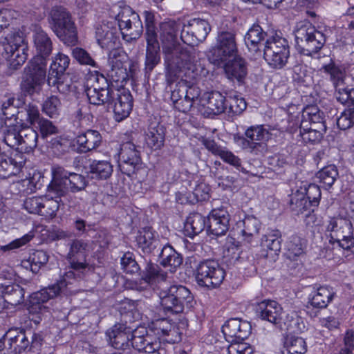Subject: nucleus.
Here are the masks:
<instances>
[{
    "label": "nucleus",
    "mask_w": 354,
    "mask_h": 354,
    "mask_svg": "<svg viewBox=\"0 0 354 354\" xmlns=\"http://www.w3.org/2000/svg\"><path fill=\"white\" fill-rule=\"evenodd\" d=\"M38 133L30 127L21 129L19 148L26 153L32 151L37 146Z\"/></svg>",
    "instance_id": "79ce46f5"
},
{
    "label": "nucleus",
    "mask_w": 354,
    "mask_h": 354,
    "mask_svg": "<svg viewBox=\"0 0 354 354\" xmlns=\"http://www.w3.org/2000/svg\"><path fill=\"white\" fill-rule=\"evenodd\" d=\"M8 333L10 335L8 344L9 350H12L15 353L19 354L28 347L30 341L24 330H10Z\"/></svg>",
    "instance_id": "a18cd8bd"
},
{
    "label": "nucleus",
    "mask_w": 354,
    "mask_h": 354,
    "mask_svg": "<svg viewBox=\"0 0 354 354\" xmlns=\"http://www.w3.org/2000/svg\"><path fill=\"white\" fill-rule=\"evenodd\" d=\"M284 346L288 354H305L307 351V345L305 340L300 337L287 335L285 337Z\"/></svg>",
    "instance_id": "8fccbe9b"
},
{
    "label": "nucleus",
    "mask_w": 354,
    "mask_h": 354,
    "mask_svg": "<svg viewBox=\"0 0 354 354\" xmlns=\"http://www.w3.org/2000/svg\"><path fill=\"white\" fill-rule=\"evenodd\" d=\"M178 297L176 292L171 291V287L168 289V292L164 291L160 293V304L163 310H172L174 308L178 306Z\"/></svg>",
    "instance_id": "338daca9"
},
{
    "label": "nucleus",
    "mask_w": 354,
    "mask_h": 354,
    "mask_svg": "<svg viewBox=\"0 0 354 354\" xmlns=\"http://www.w3.org/2000/svg\"><path fill=\"white\" fill-rule=\"evenodd\" d=\"M171 291L176 292L178 297V308L181 310H189L194 308L196 302L194 300L193 296L191 295L188 289L183 286H171Z\"/></svg>",
    "instance_id": "de8ad7c7"
},
{
    "label": "nucleus",
    "mask_w": 354,
    "mask_h": 354,
    "mask_svg": "<svg viewBox=\"0 0 354 354\" xmlns=\"http://www.w3.org/2000/svg\"><path fill=\"white\" fill-rule=\"evenodd\" d=\"M61 107L60 100L55 95H51L44 101L42 111L48 116L53 118L59 115Z\"/></svg>",
    "instance_id": "4d7b16f0"
},
{
    "label": "nucleus",
    "mask_w": 354,
    "mask_h": 354,
    "mask_svg": "<svg viewBox=\"0 0 354 354\" xmlns=\"http://www.w3.org/2000/svg\"><path fill=\"white\" fill-rule=\"evenodd\" d=\"M300 124L301 128H306L308 126L326 131L324 113L316 106H308L304 109Z\"/></svg>",
    "instance_id": "2f4dec72"
},
{
    "label": "nucleus",
    "mask_w": 354,
    "mask_h": 354,
    "mask_svg": "<svg viewBox=\"0 0 354 354\" xmlns=\"http://www.w3.org/2000/svg\"><path fill=\"white\" fill-rule=\"evenodd\" d=\"M4 50L5 57L10 67L17 68L22 65L28 57L27 46L24 39L19 32H13L5 36Z\"/></svg>",
    "instance_id": "9b49d317"
},
{
    "label": "nucleus",
    "mask_w": 354,
    "mask_h": 354,
    "mask_svg": "<svg viewBox=\"0 0 354 354\" xmlns=\"http://www.w3.org/2000/svg\"><path fill=\"white\" fill-rule=\"evenodd\" d=\"M0 292L2 302L15 307L24 300V289L17 283H1Z\"/></svg>",
    "instance_id": "72a5a7b5"
},
{
    "label": "nucleus",
    "mask_w": 354,
    "mask_h": 354,
    "mask_svg": "<svg viewBox=\"0 0 354 354\" xmlns=\"http://www.w3.org/2000/svg\"><path fill=\"white\" fill-rule=\"evenodd\" d=\"M210 30V26L207 21L193 19L183 26L180 39L189 46H196L205 41Z\"/></svg>",
    "instance_id": "4468645a"
},
{
    "label": "nucleus",
    "mask_w": 354,
    "mask_h": 354,
    "mask_svg": "<svg viewBox=\"0 0 354 354\" xmlns=\"http://www.w3.org/2000/svg\"><path fill=\"white\" fill-rule=\"evenodd\" d=\"M113 104L114 118L116 121L120 122L127 118L133 107V97L129 91L124 88L115 90Z\"/></svg>",
    "instance_id": "5701e85b"
},
{
    "label": "nucleus",
    "mask_w": 354,
    "mask_h": 354,
    "mask_svg": "<svg viewBox=\"0 0 354 354\" xmlns=\"http://www.w3.org/2000/svg\"><path fill=\"white\" fill-rule=\"evenodd\" d=\"M337 176V169L333 165L324 167L317 174V178L319 180V183H322L326 188H330L334 184Z\"/></svg>",
    "instance_id": "603ef678"
},
{
    "label": "nucleus",
    "mask_w": 354,
    "mask_h": 354,
    "mask_svg": "<svg viewBox=\"0 0 354 354\" xmlns=\"http://www.w3.org/2000/svg\"><path fill=\"white\" fill-rule=\"evenodd\" d=\"M271 138V134L263 125H254L248 127L244 136L234 135V142L250 153L259 155L268 151V141Z\"/></svg>",
    "instance_id": "20e7f679"
},
{
    "label": "nucleus",
    "mask_w": 354,
    "mask_h": 354,
    "mask_svg": "<svg viewBox=\"0 0 354 354\" xmlns=\"http://www.w3.org/2000/svg\"><path fill=\"white\" fill-rule=\"evenodd\" d=\"M88 251V244L84 240L73 239L71 241L67 259L72 269L81 272L88 267L86 261Z\"/></svg>",
    "instance_id": "f3484780"
},
{
    "label": "nucleus",
    "mask_w": 354,
    "mask_h": 354,
    "mask_svg": "<svg viewBox=\"0 0 354 354\" xmlns=\"http://www.w3.org/2000/svg\"><path fill=\"white\" fill-rule=\"evenodd\" d=\"M223 67L227 78L232 81L236 80L239 83H243L248 69L246 62L239 56H234L230 59L222 63L220 66Z\"/></svg>",
    "instance_id": "393cba45"
},
{
    "label": "nucleus",
    "mask_w": 354,
    "mask_h": 354,
    "mask_svg": "<svg viewBox=\"0 0 354 354\" xmlns=\"http://www.w3.org/2000/svg\"><path fill=\"white\" fill-rule=\"evenodd\" d=\"M24 153L15 151L10 156L0 155V178H7L18 174L26 162Z\"/></svg>",
    "instance_id": "6ab92c4d"
},
{
    "label": "nucleus",
    "mask_w": 354,
    "mask_h": 354,
    "mask_svg": "<svg viewBox=\"0 0 354 354\" xmlns=\"http://www.w3.org/2000/svg\"><path fill=\"white\" fill-rule=\"evenodd\" d=\"M33 38L37 51L36 56H42L47 59L53 50V43L48 34L41 28H36Z\"/></svg>",
    "instance_id": "4c0bfd02"
},
{
    "label": "nucleus",
    "mask_w": 354,
    "mask_h": 354,
    "mask_svg": "<svg viewBox=\"0 0 354 354\" xmlns=\"http://www.w3.org/2000/svg\"><path fill=\"white\" fill-rule=\"evenodd\" d=\"M50 27L55 35L68 46L77 41V30L71 14L63 7H55L50 12Z\"/></svg>",
    "instance_id": "39448f33"
},
{
    "label": "nucleus",
    "mask_w": 354,
    "mask_h": 354,
    "mask_svg": "<svg viewBox=\"0 0 354 354\" xmlns=\"http://www.w3.org/2000/svg\"><path fill=\"white\" fill-rule=\"evenodd\" d=\"M21 118L25 117V120L31 126H35L43 118L41 116L38 107L32 104L25 105L24 110L19 112Z\"/></svg>",
    "instance_id": "13d9d810"
},
{
    "label": "nucleus",
    "mask_w": 354,
    "mask_h": 354,
    "mask_svg": "<svg viewBox=\"0 0 354 354\" xmlns=\"http://www.w3.org/2000/svg\"><path fill=\"white\" fill-rule=\"evenodd\" d=\"M132 346L140 352L149 354H166L159 340L149 335L146 328L140 326L133 330L131 334Z\"/></svg>",
    "instance_id": "2eb2a0df"
},
{
    "label": "nucleus",
    "mask_w": 354,
    "mask_h": 354,
    "mask_svg": "<svg viewBox=\"0 0 354 354\" xmlns=\"http://www.w3.org/2000/svg\"><path fill=\"white\" fill-rule=\"evenodd\" d=\"M225 97L218 91H212L203 94L199 104L205 106L208 115H218L227 110Z\"/></svg>",
    "instance_id": "cd10ccee"
},
{
    "label": "nucleus",
    "mask_w": 354,
    "mask_h": 354,
    "mask_svg": "<svg viewBox=\"0 0 354 354\" xmlns=\"http://www.w3.org/2000/svg\"><path fill=\"white\" fill-rule=\"evenodd\" d=\"M226 104L228 113L233 115L241 114L247 106L245 100L236 95L230 96L226 101Z\"/></svg>",
    "instance_id": "e2e57ef3"
},
{
    "label": "nucleus",
    "mask_w": 354,
    "mask_h": 354,
    "mask_svg": "<svg viewBox=\"0 0 354 354\" xmlns=\"http://www.w3.org/2000/svg\"><path fill=\"white\" fill-rule=\"evenodd\" d=\"M322 68L330 75V80L335 88V92L339 91V88H343L348 84L350 77L345 68L333 63L324 65Z\"/></svg>",
    "instance_id": "c9c22d12"
},
{
    "label": "nucleus",
    "mask_w": 354,
    "mask_h": 354,
    "mask_svg": "<svg viewBox=\"0 0 354 354\" xmlns=\"http://www.w3.org/2000/svg\"><path fill=\"white\" fill-rule=\"evenodd\" d=\"M102 140L99 131L89 129L78 135L74 142L77 145V150L80 153H87L97 148Z\"/></svg>",
    "instance_id": "c756f323"
},
{
    "label": "nucleus",
    "mask_w": 354,
    "mask_h": 354,
    "mask_svg": "<svg viewBox=\"0 0 354 354\" xmlns=\"http://www.w3.org/2000/svg\"><path fill=\"white\" fill-rule=\"evenodd\" d=\"M326 131L320 128L318 129L317 128L308 126L306 128H301V126L299 127V135L304 142L306 143L315 144L319 142L322 139L323 135Z\"/></svg>",
    "instance_id": "864d4df0"
},
{
    "label": "nucleus",
    "mask_w": 354,
    "mask_h": 354,
    "mask_svg": "<svg viewBox=\"0 0 354 354\" xmlns=\"http://www.w3.org/2000/svg\"><path fill=\"white\" fill-rule=\"evenodd\" d=\"M21 129L18 125L7 126L3 130V142L11 148H19Z\"/></svg>",
    "instance_id": "6e6d98bb"
},
{
    "label": "nucleus",
    "mask_w": 354,
    "mask_h": 354,
    "mask_svg": "<svg viewBox=\"0 0 354 354\" xmlns=\"http://www.w3.org/2000/svg\"><path fill=\"white\" fill-rule=\"evenodd\" d=\"M29 260L30 261L31 270L37 272L41 267L48 261V255L44 250H36L31 254Z\"/></svg>",
    "instance_id": "0e129e2a"
},
{
    "label": "nucleus",
    "mask_w": 354,
    "mask_h": 354,
    "mask_svg": "<svg viewBox=\"0 0 354 354\" xmlns=\"http://www.w3.org/2000/svg\"><path fill=\"white\" fill-rule=\"evenodd\" d=\"M47 59L35 56L28 66V74L21 83V90L29 95L38 93L41 89L46 77Z\"/></svg>",
    "instance_id": "9d476101"
},
{
    "label": "nucleus",
    "mask_w": 354,
    "mask_h": 354,
    "mask_svg": "<svg viewBox=\"0 0 354 354\" xmlns=\"http://www.w3.org/2000/svg\"><path fill=\"white\" fill-rule=\"evenodd\" d=\"M296 46L299 53L312 56L318 53L326 43L324 33L317 30L309 21H300L295 30Z\"/></svg>",
    "instance_id": "7ed1b4c3"
},
{
    "label": "nucleus",
    "mask_w": 354,
    "mask_h": 354,
    "mask_svg": "<svg viewBox=\"0 0 354 354\" xmlns=\"http://www.w3.org/2000/svg\"><path fill=\"white\" fill-rule=\"evenodd\" d=\"M210 52V59L216 66H221L222 63L236 56L238 48L236 33L228 30L218 32L215 44Z\"/></svg>",
    "instance_id": "1a4fd4ad"
},
{
    "label": "nucleus",
    "mask_w": 354,
    "mask_h": 354,
    "mask_svg": "<svg viewBox=\"0 0 354 354\" xmlns=\"http://www.w3.org/2000/svg\"><path fill=\"white\" fill-rule=\"evenodd\" d=\"M337 125L342 130H346L354 125V107L342 111L337 118Z\"/></svg>",
    "instance_id": "69168bd1"
},
{
    "label": "nucleus",
    "mask_w": 354,
    "mask_h": 354,
    "mask_svg": "<svg viewBox=\"0 0 354 354\" xmlns=\"http://www.w3.org/2000/svg\"><path fill=\"white\" fill-rule=\"evenodd\" d=\"M151 327L157 335L165 337V340L168 342L176 343L181 339L178 328L174 323L167 318L152 320Z\"/></svg>",
    "instance_id": "a878e982"
},
{
    "label": "nucleus",
    "mask_w": 354,
    "mask_h": 354,
    "mask_svg": "<svg viewBox=\"0 0 354 354\" xmlns=\"http://www.w3.org/2000/svg\"><path fill=\"white\" fill-rule=\"evenodd\" d=\"M117 30L111 23H102L96 27L95 37L102 48H110L115 44Z\"/></svg>",
    "instance_id": "f704fd0d"
},
{
    "label": "nucleus",
    "mask_w": 354,
    "mask_h": 354,
    "mask_svg": "<svg viewBox=\"0 0 354 354\" xmlns=\"http://www.w3.org/2000/svg\"><path fill=\"white\" fill-rule=\"evenodd\" d=\"M66 79V75L48 77L47 84L60 93L66 94L71 89L70 82Z\"/></svg>",
    "instance_id": "680f3d73"
},
{
    "label": "nucleus",
    "mask_w": 354,
    "mask_h": 354,
    "mask_svg": "<svg viewBox=\"0 0 354 354\" xmlns=\"http://www.w3.org/2000/svg\"><path fill=\"white\" fill-rule=\"evenodd\" d=\"M167 277V273L162 271L158 265L149 263L139 283L136 284L135 289L138 291L149 288L155 289L158 283L165 282Z\"/></svg>",
    "instance_id": "412c9836"
},
{
    "label": "nucleus",
    "mask_w": 354,
    "mask_h": 354,
    "mask_svg": "<svg viewBox=\"0 0 354 354\" xmlns=\"http://www.w3.org/2000/svg\"><path fill=\"white\" fill-rule=\"evenodd\" d=\"M70 59L63 53H58L50 64L48 77L65 75L64 73L69 66Z\"/></svg>",
    "instance_id": "3c124183"
},
{
    "label": "nucleus",
    "mask_w": 354,
    "mask_h": 354,
    "mask_svg": "<svg viewBox=\"0 0 354 354\" xmlns=\"http://www.w3.org/2000/svg\"><path fill=\"white\" fill-rule=\"evenodd\" d=\"M119 159L120 167L127 175L133 173L142 163L140 150L131 142H127L121 145Z\"/></svg>",
    "instance_id": "dca6fc26"
},
{
    "label": "nucleus",
    "mask_w": 354,
    "mask_h": 354,
    "mask_svg": "<svg viewBox=\"0 0 354 354\" xmlns=\"http://www.w3.org/2000/svg\"><path fill=\"white\" fill-rule=\"evenodd\" d=\"M122 38L131 42L138 39L142 32V24L139 15L129 8H124L117 16Z\"/></svg>",
    "instance_id": "ddd939ff"
},
{
    "label": "nucleus",
    "mask_w": 354,
    "mask_h": 354,
    "mask_svg": "<svg viewBox=\"0 0 354 354\" xmlns=\"http://www.w3.org/2000/svg\"><path fill=\"white\" fill-rule=\"evenodd\" d=\"M172 76L168 73L167 70L166 76L169 82H174L176 78L181 80L175 85L171 93V100L174 107L179 111L187 113L196 104H199L201 94V88L191 81H198L205 76H199L196 79L189 78L183 75ZM207 75H205V77Z\"/></svg>",
    "instance_id": "f03ea898"
},
{
    "label": "nucleus",
    "mask_w": 354,
    "mask_h": 354,
    "mask_svg": "<svg viewBox=\"0 0 354 354\" xmlns=\"http://www.w3.org/2000/svg\"><path fill=\"white\" fill-rule=\"evenodd\" d=\"M354 222L342 217L330 218L326 227L329 232V243H335L344 250H350L354 247L353 226Z\"/></svg>",
    "instance_id": "6e6552de"
},
{
    "label": "nucleus",
    "mask_w": 354,
    "mask_h": 354,
    "mask_svg": "<svg viewBox=\"0 0 354 354\" xmlns=\"http://www.w3.org/2000/svg\"><path fill=\"white\" fill-rule=\"evenodd\" d=\"M206 225L205 217L199 213H192L185 223L187 236L193 237L203 231Z\"/></svg>",
    "instance_id": "a19ab883"
},
{
    "label": "nucleus",
    "mask_w": 354,
    "mask_h": 354,
    "mask_svg": "<svg viewBox=\"0 0 354 354\" xmlns=\"http://www.w3.org/2000/svg\"><path fill=\"white\" fill-rule=\"evenodd\" d=\"M267 33L259 25L254 24L245 35V43L250 51L254 55H261V47L264 45L263 41L266 40Z\"/></svg>",
    "instance_id": "7c9ffc66"
},
{
    "label": "nucleus",
    "mask_w": 354,
    "mask_h": 354,
    "mask_svg": "<svg viewBox=\"0 0 354 354\" xmlns=\"http://www.w3.org/2000/svg\"><path fill=\"white\" fill-rule=\"evenodd\" d=\"M250 323L238 318L228 319L222 326V332L227 342L244 340L250 335Z\"/></svg>",
    "instance_id": "aec40b11"
},
{
    "label": "nucleus",
    "mask_w": 354,
    "mask_h": 354,
    "mask_svg": "<svg viewBox=\"0 0 354 354\" xmlns=\"http://www.w3.org/2000/svg\"><path fill=\"white\" fill-rule=\"evenodd\" d=\"M335 292L328 286H321L317 288L316 293L310 299V306L313 308H324L332 300Z\"/></svg>",
    "instance_id": "49530a36"
},
{
    "label": "nucleus",
    "mask_w": 354,
    "mask_h": 354,
    "mask_svg": "<svg viewBox=\"0 0 354 354\" xmlns=\"http://www.w3.org/2000/svg\"><path fill=\"white\" fill-rule=\"evenodd\" d=\"M165 129L157 121L150 122L147 133L146 142L151 149H160L165 142Z\"/></svg>",
    "instance_id": "e433bc0d"
},
{
    "label": "nucleus",
    "mask_w": 354,
    "mask_h": 354,
    "mask_svg": "<svg viewBox=\"0 0 354 354\" xmlns=\"http://www.w3.org/2000/svg\"><path fill=\"white\" fill-rule=\"evenodd\" d=\"M229 214L223 209H213L208 216V232L215 236H221L226 233L229 226Z\"/></svg>",
    "instance_id": "bb28decb"
},
{
    "label": "nucleus",
    "mask_w": 354,
    "mask_h": 354,
    "mask_svg": "<svg viewBox=\"0 0 354 354\" xmlns=\"http://www.w3.org/2000/svg\"><path fill=\"white\" fill-rule=\"evenodd\" d=\"M225 270L218 262L207 260L201 262L196 269V279L198 285L207 288H216L225 278Z\"/></svg>",
    "instance_id": "f8f14e48"
},
{
    "label": "nucleus",
    "mask_w": 354,
    "mask_h": 354,
    "mask_svg": "<svg viewBox=\"0 0 354 354\" xmlns=\"http://www.w3.org/2000/svg\"><path fill=\"white\" fill-rule=\"evenodd\" d=\"M66 180L68 182L70 189L72 192H77L85 189L87 181L85 177L81 174L66 171Z\"/></svg>",
    "instance_id": "bf43d9fd"
},
{
    "label": "nucleus",
    "mask_w": 354,
    "mask_h": 354,
    "mask_svg": "<svg viewBox=\"0 0 354 354\" xmlns=\"http://www.w3.org/2000/svg\"><path fill=\"white\" fill-rule=\"evenodd\" d=\"M243 341L229 342L230 344L227 348L228 354H252L254 352L253 348L249 344Z\"/></svg>",
    "instance_id": "774afa93"
},
{
    "label": "nucleus",
    "mask_w": 354,
    "mask_h": 354,
    "mask_svg": "<svg viewBox=\"0 0 354 354\" xmlns=\"http://www.w3.org/2000/svg\"><path fill=\"white\" fill-rule=\"evenodd\" d=\"M258 318L277 326L281 330H288L295 322L294 311H257Z\"/></svg>",
    "instance_id": "b1692460"
},
{
    "label": "nucleus",
    "mask_w": 354,
    "mask_h": 354,
    "mask_svg": "<svg viewBox=\"0 0 354 354\" xmlns=\"http://www.w3.org/2000/svg\"><path fill=\"white\" fill-rule=\"evenodd\" d=\"M133 332L130 327L124 324H116L106 332L113 346L115 348H124L131 342V334Z\"/></svg>",
    "instance_id": "473e14b6"
},
{
    "label": "nucleus",
    "mask_w": 354,
    "mask_h": 354,
    "mask_svg": "<svg viewBox=\"0 0 354 354\" xmlns=\"http://www.w3.org/2000/svg\"><path fill=\"white\" fill-rule=\"evenodd\" d=\"M288 41L284 37L274 35L266 39L263 48V57L273 68L281 69L288 62L290 57Z\"/></svg>",
    "instance_id": "0eeeda50"
},
{
    "label": "nucleus",
    "mask_w": 354,
    "mask_h": 354,
    "mask_svg": "<svg viewBox=\"0 0 354 354\" xmlns=\"http://www.w3.org/2000/svg\"><path fill=\"white\" fill-rule=\"evenodd\" d=\"M160 48H147L145 61V74L150 75L151 71L160 63Z\"/></svg>",
    "instance_id": "5fc2aeb1"
},
{
    "label": "nucleus",
    "mask_w": 354,
    "mask_h": 354,
    "mask_svg": "<svg viewBox=\"0 0 354 354\" xmlns=\"http://www.w3.org/2000/svg\"><path fill=\"white\" fill-rule=\"evenodd\" d=\"M115 90L110 86L107 79L98 73L91 75L87 80L86 93L91 104L112 105Z\"/></svg>",
    "instance_id": "423d86ee"
},
{
    "label": "nucleus",
    "mask_w": 354,
    "mask_h": 354,
    "mask_svg": "<svg viewBox=\"0 0 354 354\" xmlns=\"http://www.w3.org/2000/svg\"><path fill=\"white\" fill-rule=\"evenodd\" d=\"M66 286V281L61 280L55 284L33 293L30 297L29 308H31L32 310L48 308V307L45 306L44 304L50 299L56 297Z\"/></svg>",
    "instance_id": "4be33fe9"
},
{
    "label": "nucleus",
    "mask_w": 354,
    "mask_h": 354,
    "mask_svg": "<svg viewBox=\"0 0 354 354\" xmlns=\"http://www.w3.org/2000/svg\"><path fill=\"white\" fill-rule=\"evenodd\" d=\"M290 205L291 209L297 214H304L315 207L313 206V203L305 196L302 191L299 189L291 194Z\"/></svg>",
    "instance_id": "37998d69"
},
{
    "label": "nucleus",
    "mask_w": 354,
    "mask_h": 354,
    "mask_svg": "<svg viewBox=\"0 0 354 354\" xmlns=\"http://www.w3.org/2000/svg\"><path fill=\"white\" fill-rule=\"evenodd\" d=\"M53 180L48 186V191L50 196L60 198L68 192V182L66 180V170L60 166L53 168Z\"/></svg>",
    "instance_id": "c85d7f7f"
},
{
    "label": "nucleus",
    "mask_w": 354,
    "mask_h": 354,
    "mask_svg": "<svg viewBox=\"0 0 354 354\" xmlns=\"http://www.w3.org/2000/svg\"><path fill=\"white\" fill-rule=\"evenodd\" d=\"M180 28V24L174 21H164L160 25V38L168 73L176 76L183 73V75L192 79L208 75L209 71L197 59L196 53L178 44Z\"/></svg>",
    "instance_id": "f257e3e1"
},
{
    "label": "nucleus",
    "mask_w": 354,
    "mask_h": 354,
    "mask_svg": "<svg viewBox=\"0 0 354 354\" xmlns=\"http://www.w3.org/2000/svg\"><path fill=\"white\" fill-rule=\"evenodd\" d=\"M243 228L241 234L243 241L251 243L254 237L258 235L260 223L255 217H247L243 221Z\"/></svg>",
    "instance_id": "09e8293b"
},
{
    "label": "nucleus",
    "mask_w": 354,
    "mask_h": 354,
    "mask_svg": "<svg viewBox=\"0 0 354 354\" xmlns=\"http://www.w3.org/2000/svg\"><path fill=\"white\" fill-rule=\"evenodd\" d=\"M89 174L93 179L105 180L113 172L112 165L106 160H93L89 166Z\"/></svg>",
    "instance_id": "c03bdc74"
},
{
    "label": "nucleus",
    "mask_w": 354,
    "mask_h": 354,
    "mask_svg": "<svg viewBox=\"0 0 354 354\" xmlns=\"http://www.w3.org/2000/svg\"><path fill=\"white\" fill-rule=\"evenodd\" d=\"M128 59V55L121 49L114 48L109 52V75L115 82H123L128 77L126 67Z\"/></svg>",
    "instance_id": "a211bd4d"
},
{
    "label": "nucleus",
    "mask_w": 354,
    "mask_h": 354,
    "mask_svg": "<svg viewBox=\"0 0 354 354\" xmlns=\"http://www.w3.org/2000/svg\"><path fill=\"white\" fill-rule=\"evenodd\" d=\"M59 207V201L54 199L53 196H50V198L43 196V203L41 207L39 215L45 217H53Z\"/></svg>",
    "instance_id": "052dcab7"
},
{
    "label": "nucleus",
    "mask_w": 354,
    "mask_h": 354,
    "mask_svg": "<svg viewBox=\"0 0 354 354\" xmlns=\"http://www.w3.org/2000/svg\"><path fill=\"white\" fill-rule=\"evenodd\" d=\"M261 247L263 250H266V257L277 255L281 250V239L279 231H272L263 236L261 239Z\"/></svg>",
    "instance_id": "ea45409f"
},
{
    "label": "nucleus",
    "mask_w": 354,
    "mask_h": 354,
    "mask_svg": "<svg viewBox=\"0 0 354 354\" xmlns=\"http://www.w3.org/2000/svg\"><path fill=\"white\" fill-rule=\"evenodd\" d=\"M137 243L145 253L153 252L158 246L159 241L151 227L142 228L137 236Z\"/></svg>",
    "instance_id": "58836bf2"
}]
</instances>
